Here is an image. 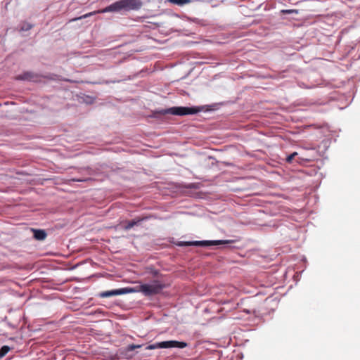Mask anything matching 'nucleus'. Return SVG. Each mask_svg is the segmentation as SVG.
Segmentation results:
<instances>
[{"instance_id": "nucleus-3", "label": "nucleus", "mask_w": 360, "mask_h": 360, "mask_svg": "<svg viewBox=\"0 0 360 360\" xmlns=\"http://www.w3.org/2000/svg\"><path fill=\"white\" fill-rule=\"evenodd\" d=\"M199 110H197L195 108H190V107H172L167 109H163L158 112L161 115H167V114H172L174 115H193L198 112Z\"/></svg>"}, {"instance_id": "nucleus-2", "label": "nucleus", "mask_w": 360, "mask_h": 360, "mask_svg": "<svg viewBox=\"0 0 360 360\" xmlns=\"http://www.w3.org/2000/svg\"><path fill=\"white\" fill-rule=\"evenodd\" d=\"M165 285L158 281H154L149 284H142L139 286V291L146 296H153L161 292ZM138 290L136 289V292Z\"/></svg>"}, {"instance_id": "nucleus-5", "label": "nucleus", "mask_w": 360, "mask_h": 360, "mask_svg": "<svg viewBox=\"0 0 360 360\" xmlns=\"http://www.w3.org/2000/svg\"><path fill=\"white\" fill-rule=\"evenodd\" d=\"M187 347V343L184 342H179L176 340H169V341H162L160 342H157L153 345H151L150 348L155 349V348H172V347H178V348H185Z\"/></svg>"}, {"instance_id": "nucleus-14", "label": "nucleus", "mask_w": 360, "mask_h": 360, "mask_svg": "<svg viewBox=\"0 0 360 360\" xmlns=\"http://www.w3.org/2000/svg\"><path fill=\"white\" fill-rule=\"evenodd\" d=\"M135 349V345L132 344L127 347V352H133Z\"/></svg>"}, {"instance_id": "nucleus-7", "label": "nucleus", "mask_w": 360, "mask_h": 360, "mask_svg": "<svg viewBox=\"0 0 360 360\" xmlns=\"http://www.w3.org/2000/svg\"><path fill=\"white\" fill-rule=\"evenodd\" d=\"M134 292V290L132 288H120L117 290H107L104 291L100 293V297H109L112 296H115L118 295H122L125 294L127 292Z\"/></svg>"}, {"instance_id": "nucleus-15", "label": "nucleus", "mask_w": 360, "mask_h": 360, "mask_svg": "<svg viewBox=\"0 0 360 360\" xmlns=\"http://www.w3.org/2000/svg\"><path fill=\"white\" fill-rule=\"evenodd\" d=\"M282 12L284 13H292L294 12V11L293 10H283Z\"/></svg>"}, {"instance_id": "nucleus-12", "label": "nucleus", "mask_w": 360, "mask_h": 360, "mask_svg": "<svg viewBox=\"0 0 360 360\" xmlns=\"http://www.w3.org/2000/svg\"><path fill=\"white\" fill-rule=\"evenodd\" d=\"M32 27V25L31 24L25 23L21 27V30L22 31H27V30H30Z\"/></svg>"}, {"instance_id": "nucleus-6", "label": "nucleus", "mask_w": 360, "mask_h": 360, "mask_svg": "<svg viewBox=\"0 0 360 360\" xmlns=\"http://www.w3.org/2000/svg\"><path fill=\"white\" fill-rule=\"evenodd\" d=\"M41 76L37 73L27 71L16 76L15 79L38 82L41 81Z\"/></svg>"}, {"instance_id": "nucleus-8", "label": "nucleus", "mask_w": 360, "mask_h": 360, "mask_svg": "<svg viewBox=\"0 0 360 360\" xmlns=\"http://www.w3.org/2000/svg\"><path fill=\"white\" fill-rule=\"evenodd\" d=\"M32 231L34 233V238L36 240H44L47 236L46 232L44 230L32 229Z\"/></svg>"}, {"instance_id": "nucleus-1", "label": "nucleus", "mask_w": 360, "mask_h": 360, "mask_svg": "<svg viewBox=\"0 0 360 360\" xmlns=\"http://www.w3.org/2000/svg\"><path fill=\"white\" fill-rule=\"evenodd\" d=\"M134 9H135V0H120L109 5L108 6L102 9L101 11L91 12L84 14L80 17L75 18L71 20V21H75L86 18L87 17L94 15L96 13L129 11Z\"/></svg>"}, {"instance_id": "nucleus-13", "label": "nucleus", "mask_w": 360, "mask_h": 360, "mask_svg": "<svg viewBox=\"0 0 360 360\" xmlns=\"http://www.w3.org/2000/svg\"><path fill=\"white\" fill-rule=\"evenodd\" d=\"M135 224V220L134 219H132L131 221H130L128 224L127 226H124V228L126 229H129L131 227L134 226V225Z\"/></svg>"}, {"instance_id": "nucleus-11", "label": "nucleus", "mask_w": 360, "mask_h": 360, "mask_svg": "<svg viewBox=\"0 0 360 360\" xmlns=\"http://www.w3.org/2000/svg\"><path fill=\"white\" fill-rule=\"evenodd\" d=\"M298 155V153L297 152H294L292 153V154H290V155H288L287 158H286V162L288 163H291L292 160L295 158V157H296L297 155Z\"/></svg>"}, {"instance_id": "nucleus-9", "label": "nucleus", "mask_w": 360, "mask_h": 360, "mask_svg": "<svg viewBox=\"0 0 360 360\" xmlns=\"http://www.w3.org/2000/svg\"><path fill=\"white\" fill-rule=\"evenodd\" d=\"M168 1L174 4L183 6L184 4L191 3V0H168Z\"/></svg>"}, {"instance_id": "nucleus-16", "label": "nucleus", "mask_w": 360, "mask_h": 360, "mask_svg": "<svg viewBox=\"0 0 360 360\" xmlns=\"http://www.w3.org/2000/svg\"><path fill=\"white\" fill-rule=\"evenodd\" d=\"M74 181H82L83 180H81V179H74Z\"/></svg>"}, {"instance_id": "nucleus-4", "label": "nucleus", "mask_w": 360, "mask_h": 360, "mask_svg": "<svg viewBox=\"0 0 360 360\" xmlns=\"http://www.w3.org/2000/svg\"><path fill=\"white\" fill-rule=\"evenodd\" d=\"M233 242V240H196V241H188V242H181L179 245L181 246H212V245H224V244H229Z\"/></svg>"}, {"instance_id": "nucleus-10", "label": "nucleus", "mask_w": 360, "mask_h": 360, "mask_svg": "<svg viewBox=\"0 0 360 360\" xmlns=\"http://www.w3.org/2000/svg\"><path fill=\"white\" fill-rule=\"evenodd\" d=\"M10 349L11 348L7 345L3 346L0 349V358L4 357L10 351Z\"/></svg>"}]
</instances>
